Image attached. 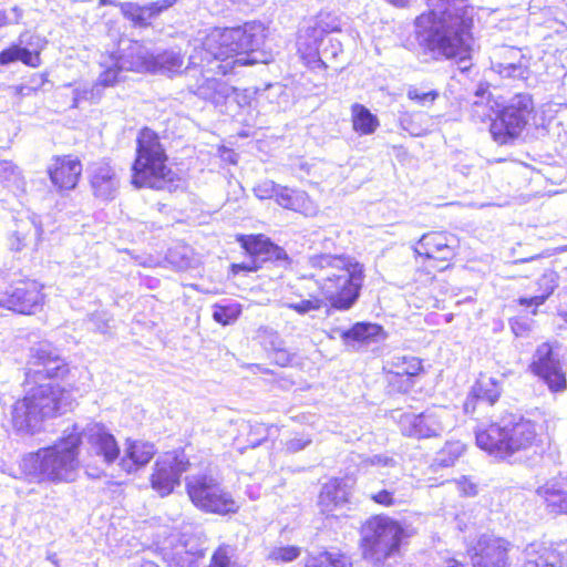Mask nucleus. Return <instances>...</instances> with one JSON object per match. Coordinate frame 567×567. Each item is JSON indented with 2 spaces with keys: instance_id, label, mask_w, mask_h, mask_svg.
I'll use <instances>...</instances> for the list:
<instances>
[{
  "instance_id": "aec40b11",
  "label": "nucleus",
  "mask_w": 567,
  "mask_h": 567,
  "mask_svg": "<svg viewBox=\"0 0 567 567\" xmlns=\"http://www.w3.org/2000/svg\"><path fill=\"white\" fill-rule=\"evenodd\" d=\"M509 543L503 538L483 535L473 547V567H509Z\"/></svg>"
},
{
  "instance_id": "ddd939ff",
  "label": "nucleus",
  "mask_w": 567,
  "mask_h": 567,
  "mask_svg": "<svg viewBox=\"0 0 567 567\" xmlns=\"http://www.w3.org/2000/svg\"><path fill=\"white\" fill-rule=\"evenodd\" d=\"M202 56L204 61L200 65L189 63L186 68L187 75L195 79L194 83L189 82L187 84V89L202 100L210 102L214 105H221L233 95L235 89L224 80L205 76V68L215 60L210 59L208 61L205 53H203Z\"/></svg>"
},
{
  "instance_id": "13d9d810",
  "label": "nucleus",
  "mask_w": 567,
  "mask_h": 567,
  "mask_svg": "<svg viewBox=\"0 0 567 567\" xmlns=\"http://www.w3.org/2000/svg\"><path fill=\"white\" fill-rule=\"evenodd\" d=\"M177 0H157L147 4L150 12L152 13V18L156 19L164 11L168 10L173 7Z\"/></svg>"
},
{
  "instance_id": "72a5a7b5",
  "label": "nucleus",
  "mask_w": 567,
  "mask_h": 567,
  "mask_svg": "<svg viewBox=\"0 0 567 567\" xmlns=\"http://www.w3.org/2000/svg\"><path fill=\"white\" fill-rule=\"evenodd\" d=\"M306 567H351V560L339 550L310 554Z\"/></svg>"
},
{
  "instance_id": "423d86ee",
  "label": "nucleus",
  "mask_w": 567,
  "mask_h": 567,
  "mask_svg": "<svg viewBox=\"0 0 567 567\" xmlns=\"http://www.w3.org/2000/svg\"><path fill=\"white\" fill-rule=\"evenodd\" d=\"M166 161L167 156L156 133L150 128L142 130L137 137V156L132 167V184L137 188H171L175 174L167 167Z\"/></svg>"
},
{
  "instance_id": "5fc2aeb1",
  "label": "nucleus",
  "mask_w": 567,
  "mask_h": 567,
  "mask_svg": "<svg viewBox=\"0 0 567 567\" xmlns=\"http://www.w3.org/2000/svg\"><path fill=\"white\" fill-rule=\"evenodd\" d=\"M278 187L279 185L275 182L266 179L258 183L252 190L259 199H270L275 198Z\"/></svg>"
},
{
  "instance_id": "f704fd0d",
  "label": "nucleus",
  "mask_w": 567,
  "mask_h": 567,
  "mask_svg": "<svg viewBox=\"0 0 567 567\" xmlns=\"http://www.w3.org/2000/svg\"><path fill=\"white\" fill-rule=\"evenodd\" d=\"M120 8L123 16L136 27H148L153 20L147 4L140 6L134 2H124L120 3Z\"/></svg>"
},
{
  "instance_id": "e2e57ef3",
  "label": "nucleus",
  "mask_w": 567,
  "mask_h": 567,
  "mask_svg": "<svg viewBox=\"0 0 567 567\" xmlns=\"http://www.w3.org/2000/svg\"><path fill=\"white\" fill-rule=\"evenodd\" d=\"M19 47L13 45L0 52V64L6 65L11 62L18 61Z\"/></svg>"
},
{
  "instance_id": "a18cd8bd",
  "label": "nucleus",
  "mask_w": 567,
  "mask_h": 567,
  "mask_svg": "<svg viewBox=\"0 0 567 567\" xmlns=\"http://www.w3.org/2000/svg\"><path fill=\"white\" fill-rule=\"evenodd\" d=\"M369 497L374 503L385 507L395 506L404 502V495L398 494V491L394 488H384L371 493Z\"/></svg>"
},
{
  "instance_id": "4468645a",
  "label": "nucleus",
  "mask_w": 567,
  "mask_h": 567,
  "mask_svg": "<svg viewBox=\"0 0 567 567\" xmlns=\"http://www.w3.org/2000/svg\"><path fill=\"white\" fill-rule=\"evenodd\" d=\"M24 398L42 421L64 413L73 402L69 391L52 383H43L30 389Z\"/></svg>"
},
{
  "instance_id": "dca6fc26",
  "label": "nucleus",
  "mask_w": 567,
  "mask_h": 567,
  "mask_svg": "<svg viewBox=\"0 0 567 567\" xmlns=\"http://www.w3.org/2000/svg\"><path fill=\"white\" fill-rule=\"evenodd\" d=\"M80 440L83 439L87 443V451L92 456L101 458V461L111 465L120 457V446L115 436L110 430L101 423H90L84 429H80Z\"/></svg>"
},
{
  "instance_id": "a19ab883",
  "label": "nucleus",
  "mask_w": 567,
  "mask_h": 567,
  "mask_svg": "<svg viewBox=\"0 0 567 567\" xmlns=\"http://www.w3.org/2000/svg\"><path fill=\"white\" fill-rule=\"evenodd\" d=\"M537 494L544 497L547 505L551 506L554 511L567 514V494L551 489L548 486L539 487Z\"/></svg>"
},
{
  "instance_id": "0e129e2a",
  "label": "nucleus",
  "mask_w": 567,
  "mask_h": 567,
  "mask_svg": "<svg viewBox=\"0 0 567 567\" xmlns=\"http://www.w3.org/2000/svg\"><path fill=\"white\" fill-rule=\"evenodd\" d=\"M310 443H311L310 439L295 437L287 442V450L289 452L296 453V452L303 450Z\"/></svg>"
},
{
  "instance_id": "c756f323",
  "label": "nucleus",
  "mask_w": 567,
  "mask_h": 567,
  "mask_svg": "<svg viewBox=\"0 0 567 567\" xmlns=\"http://www.w3.org/2000/svg\"><path fill=\"white\" fill-rule=\"evenodd\" d=\"M502 384L493 377L481 374L472 386L471 395L480 402L493 405L501 396Z\"/></svg>"
},
{
  "instance_id": "8fccbe9b",
  "label": "nucleus",
  "mask_w": 567,
  "mask_h": 567,
  "mask_svg": "<svg viewBox=\"0 0 567 567\" xmlns=\"http://www.w3.org/2000/svg\"><path fill=\"white\" fill-rule=\"evenodd\" d=\"M0 179L2 182H12L18 187L23 184L18 166L10 161H0Z\"/></svg>"
},
{
  "instance_id": "6e6552de",
  "label": "nucleus",
  "mask_w": 567,
  "mask_h": 567,
  "mask_svg": "<svg viewBox=\"0 0 567 567\" xmlns=\"http://www.w3.org/2000/svg\"><path fill=\"white\" fill-rule=\"evenodd\" d=\"M186 491L192 503L202 511L225 515L236 513L239 508L231 495L210 474L187 476Z\"/></svg>"
},
{
  "instance_id": "338daca9",
  "label": "nucleus",
  "mask_w": 567,
  "mask_h": 567,
  "mask_svg": "<svg viewBox=\"0 0 567 567\" xmlns=\"http://www.w3.org/2000/svg\"><path fill=\"white\" fill-rule=\"evenodd\" d=\"M244 247L250 254H258L262 250L261 243L258 238L251 237L248 241L244 244Z\"/></svg>"
},
{
  "instance_id": "49530a36",
  "label": "nucleus",
  "mask_w": 567,
  "mask_h": 567,
  "mask_svg": "<svg viewBox=\"0 0 567 567\" xmlns=\"http://www.w3.org/2000/svg\"><path fill=\"white\" fill-rule=\"evenodd\" d=\"M493 106L489 101H474L471 106V117L475 122L493 121Z\"/></svg>"
},
{
  "instance_id": "79ce46f5",
  "label": "nucleus",
  "mask_w": 567,
  "mask_h": 567,
  "mask_svg": "<svg viewBox=\"0 0 567 567\" xmlns=\"http://www.w3.org/2000/svg\"><path fill=\"white\" fill-rule=\"evenodd\" d=\"M398 360L399 362L394 364L395 370L393 371V374L396 377H406L410 380V378L417 375L422 370V363L417 358L403 357Z\"/></svg>"
},
{
  "instance_id": "39448f33",
  "label": "nucleus",
  "mask_w": 567,
  "mask_h": 567,
  "mask_svg": "<svg viewBox=\"0 0 567 567\" xmlns=\"http://www.w3.org/2000/svg\"><path fill=\"white\" fill-rule=\"evenodd\" d=\"M536 437V423L514 413L503 415L498 422L480 425L475 431L477 446L499 458L529 449Z\"/></svg>"
},
{
  "instance_id": "1a4fd4ad",
  "label": "nucleus",
  "mask_w": 567,
  "mask_h": 567,
  "mask_svg": "<svg viewBox=\"0 0 567 567\" xmlns=\"http://www.w3.org/2000/svg\"><path fill=\"white\" fill-rule=\"evenodd\" d=\"M534 105L529 94L513 96L489 125L493 140L499 145L518 137L528 123Z\"/></svg>"
},
{
  "instance_id": "e433bc0d",
  "label": "nucleus",
  "mask_w": 567,
  "mask_h": 567,
  "mask_svg": "<svg viewBox=\"0 0 567 567\" xmlns=\"http://www.w3.org/2000/svg\"><path fill=\"white\" fill-rule=\"evenodd\" d=\"M236 558L237 548L228 544H221L213 553L208 567H241Z\"/></svg>"
},
{
  "instance_id": "2f4dec72",
  "label": "nucleus",
  "mask_w": 567,
  "mask_h": 567,
  "mask_svg": "<svg viewBox=\"0 0 567 567\" xmlns=\"http://www.w3.org/2000/svg\"><path fill=\"white\" fill-rule=\"evenodd\" d=\"M351 121L353 130L361 135L373 134L380 125L378 117L359 103L351 106Z\"/></svg>"
},
{
  "instance_id": "5701e85b",
  "label": "nucleus",
  "mask_w": 567,
  "mask_h": 567,
  "mask_svg": "<svg viewBox=\"0 0 567 567\" xmlns=\"http://www.w3.org/2000/svg\"><path fill=\"white\" fill-rule=\"evenodd\" d=\"M82 173V164L71 156L58 157L49 168L50 179L61 190L73 189Z\"/></svg>"
},
{
  "instance_id": "58836bf2",
  "label": "nucleus",
  "mask_w": 567,
  "mask_h": 567,
  "mask_svg": "<svg viewBox=\"0 0 567 567\" xmlns=\"http://www.w3.org/2000/svg\"><path fill=\"white\" fill-rule=\"evenodd\" d=\"M135 61H136V56L134 58L133 61H128L126 56H122L113 66H111V68L106 69L104 72H102L99 75L97 81L105 87L115 85L117 82H120L122 80L120 76L121 71H123V70L135 71L134 69L123 68L122 64H124L125 66H130Z\"/></svg>"
},
{
  "instance_id": "c9c22d12",
  "label": "nucleus",
  "mask_w": 567,
  "mask_h": 567,
  "mask_svg": "<svg viewBox=\"0 0 567 567\" xmlns=\"http://www.w3.org/2000/svg\"><path fill=\"white\" fill-rule=\"evenodd\" d=\"M275 200L286 209L299 210L305 205L306 194L279 185Z\"/></svg>"
},
{
  "instance_id": "cd10ccee",
  "label": "nucleus",
  "mask_w": 567,
  "mask_h": 567,
  "mask_svg": "<svg viewBox=\"0 0 567 567\" xmlns=\"http://www.w3.org/2000/svg\"><path fill=\"white\" fill-rule=\"evenodd\" d=\"M326 32L321 27L302 30L297 40L298 52L309 62L318 61Z\"/></svg>"
},
{
  "instance_id": "412c9836",
  "label": "nucleus",
  "mask_w": 567,
  "mask_h": 567,
  "mask_svg": "<svg viewBox=\"0 0 567 567\" xmlns=\"http://www.w3.org/2000/svg\"><path fill=\"white\" fill-rule=\"evenodd\" d=\"M93 195L101 200H112L117 195L120 178L114 168L105 162H96L87 168Z\"/></svg>"
},
{
  "instance_id": "9d476101",
  "label": "nucleus",
  "mask_w": 567,
  "mask_h": 567,
  "mask_svg": "<svg viewBox=\"0 0 567 567\" xmlns=\"http://www.w3.org/2000/svg\"><path fill=\"white\" fill-rule=\"evenodd\" d=\"M398 422L403 435L426 439L436 437L450 431L456 421L449 408L433 406L420 414L403 413Z\"/></svg>"
},
{
  "instance_id": "473e14b6",
  "label": "nucleus",
  "mask_w": 567,
  "mask_h": 567,
  "mask_svg": "<svg viewBox=\"0 0 567 567\" xmlns=\"http://www.w3.org/2000/svg\"><path fill=\"white\" fill-rule=\"evenodd\" d=\"M559 276L554 270L545 271L538 279L539 293L530 298H520L519 303L522 306H539L554 292L558 286Z\"/></svg>"
},
{
  "instance_id": "4d7b16f0",
  "label": "nucleus",
  "mask_w": 567,
  "mask_h": 567,
  "mask_svg": "<svg viewBox=\"0 0 567 567\" xmlns=\"http://www.w3.org/2000/svg\"><path fill=\"white\" fill-rule=\"evenodd\" d=\"M370 465L377 466L380 468H392L396 466V461L393 457H390L384 454H377L368 458L367 461Z\"/></svg>"
},
{
  "instance_id": "69168bd1",
  "label": "nucleus",
  "mask_w": 567,
  "mask_h": 567,
  "mask_svg": "<svg viewBox=\"0 0 567 567\" xmlns=\"http://www.w3.org/2000/svg\"><path fill=\"white\" fill-rule=\"evenodd\" d=\"M104 89L105 86L102 85L97 80L93 85L90 86L91 103H97L102 99Z\"/></svg>"
},
{
  "instance_id": "de8ad7c7",
  "label": "nucleus",
  "mask_w": 567,
  "mask_h": 567,
  "mask_svg": "<svg viewBox=\"0 0 567 567\" xmlns=\"http://www.w3.org/2000/svg\"><path fill=\"white\" fill-rule=\"evenodd\" d=\"M406 96L420 105L433 104L439 97V92L435 90L422 91L416 86H409Z\"/></svg>"
},
{
  "instance_id": "3c124183",
  "label": "nucleus",
  "mask_w": 567,
  "mask_h": 567,
  "mask_svg": "<svg viewBox=\"0 0 567 567\" xmlns=\"http://www.w3.org/2000/svg\"><path fill=\"white\" fill-rule=\"evenodd\" d=\"M238 315L239 310H237L236 308L226 306H215L213 318L216 322L226 326L234 322L237 319Z\"/></svg>"
},
{
  "instance_id": "f257e3e1",
  "label": "nucleus",
  "mask_w": 567,
  "mask_h": 567,
  "mask_svg": "<svg viewBox=\"0 0 567 567\" xmlns=\"http://www.w3.org/2000/svg\"><path fill=\"white\" fill-rule=\"evenodd\" d=\"M429 12L415 20L421 44L435 59H455L461 72L472 68L473 9L466 0H427Z\"/></svg>"
},
{
  "instance_id": "774afa93",
  "label": "nucleus",
  "mask_w": 567,
  "mask_h": 567,
  "mask_svg": "<svg viewBox=\"0 0 567 567\" xmlns=\"http://www.w3.org/2000/svg\"><path fill=\"white\" fill-rule=\"evenodd\" d=\"M16 95L29 96L37 90V85L21 84L12 87Z\"/></svg>"
},
{
  "instance_id": "a878e982",
  "label": "nucleus",
  "mask_w": 567,
  "mask_h": 567,
  "mask_svg": "<svg viewBox=\"0 0 567 567\" xmlns=\"http://www.w3.org/2000/svg\"><path fill=\"white\" fill-rule=\"evenodd\" d=\"M155 453L156 449L153 443L127 440L125 455L121 458L120 466L126 473H132L145 466Z\"/></svg>"
},
{
  "instance_id": "6e6d98bb",
  "label": "nucleus",
  "mask_w": 567,
  "mask_h": 567,
  "mask_svg": "<svg viewBox=\"0 0 567 567\" xmlns=\"http://www.w3.org/2000/svg\"><path fill=\"white\" fill-rule=\"evenodd\" d=\"M89 321L97 332L107 333L110 331L111 317L105 311H95L91 313Z\"/></svg>"
},
{
  "instance_id": "4be33fe9",
  "label": "nucleus",
  "mask_w": 567,
  "mask_h": 567,
  "mask_svg": "<svg viewBox=\"0 0 567 567\" xmlns=\"http://www.w3.org/2000/svg\"><path fill=\"white\" fill-rule=\"evenodd\" d=\"M456 243L457 239L451 234L433 231L424 234L414 250L417 255L429 259L447 261L455 255Z\"/></svg>"
},
{
  "instance_id": "2eb2a0df",
  "label": "nucleus",
  "mask_w": 567,
  "mask_h": 567,
  "mask_svg": "<svg viewBox=\"0 0 567 567\" xmlns=\"http://www.w3.org/2000/svg\"><path fill=\"white\" fill-rule=\"evenodd\" d=\"M532 58L515 47L495 48L491 55V68L504 79L527 80Z\"/></svg>"
},
{
  "instance_id": "9b49d317",
  "label": "nucleus",
  "mask_w": 567,
  "mask_h": 567,
  "mask_svg": "<svg viewBox=\"0 0 567 567\" xmlns=\"http://www.w3.org/2000/svg\"><path fill=\"white\" fill-rule=\"evenodd\" d=\"M70 368L61 357V352L49 341H40L29 349L25 365V380L37 383L42 380L64 379Z\"/></svg>"
},
{
  "instance_id": "680f3d73",
  "label": "nucleus",
  "mask_w": 567,
  "mask_h": 567,
  "mask_svg": "<svg viewBox=\"0 0 567 567\" xmlns=\"http://www.w3.org/2000/svg\"><path fill=\"white\" fill-rule=\"evenodd\" d=\"M83 101L91 102V91L90 87L83 86V87H76L73 91V107H78L79 104Z\"/></svg>"
},
{
  "instance_id": "37998d69",
  "label": "nucleus",
  "mask_w": 567,
  "mask_h": 567,
  "mask_svg": "<svg viewBox=\"0 0 567 567\" xmlns=\"http://www.w3.org/2000/svg\"><path fill=\"white\" fill-rule=\"evenodd\" d=\"M300 548L297 546L274 547L268 551L267 559L272 563H291L300 556Z\"/></svg>"
},
{
  "instance_id": "4c0bfd02",
  "label": "nucleus",
  "mask_w": 567,
  "mask_h": 567,
  "mask_svg": "<svg viewBox=\"0 0 567 567\" xmlns=\"http://www.w3.org/2000/svg\"><path fill=\"white\" fill-rule=\"evenodd\" d=\"M463 452L464 445L460 441L446 442V444L436 453L434 465L441 467L452 466Z\"/></svg>"
},
{
  "instance_id": "bb28decb",
  "label": "nucleus",
  "mask_w": 567,
  "mask_h": 567,
  "mask_svg": "<svg viewBox=\"0 0 567 567\" xmlns=\"http://www.w3.org/2000/svg\"><path fill=\"white\" fill-rule=\"evenodd\" d=\"M41 231V226L38 224L35 216L28 215L17 219L16 229L9 237L10 249L22 250L32 241H38Z\"/></svg>"
},
{
  "instance_id": "864d4df0",
  "label": "nucleus",
  "mask_w": 567,
  "mask_h": 567,
  "mask_svg": "<svg viewBox=\"0 0 567 567\" xmlns=\"http://www.w3.org/2000/svg\"><path fill=\"white\" fill-rule=\"evenodd\" d=\"M175 547L185 548L187 550V553H189V554L196 553V556L198 558L204 559L205 549H204L203 545L199 543L198 538H196L194 536H188V535L184 534Z\"/></svg>"
},
{
  "instance_id": "f8f14e48",
  "label": "nucleus",
  "mask_w": 567,
  "mask_h": 567,
  "mask_svg": "<svg viewBox=\"0 0 567 567\" xmlns=\"http://www.w3.org/2000/svg\"><path fill=\"white\" fill-rule=\"evenodd\" d=\"M190 467L183 450L167 452L159 456L151 475L152 488L161 496L169 495L181 483V476Z\"/></svg>"
},
{
  "instance_id": "052dcab7",
  "label": "nucleus",
  "mask_w": 567,
  "mask_h": 567,
  "mask_svg": "<svg viewBox=\"0 0 567 567\" xmlns=\"http://www.w3.org/2000/svg\"><path fill=\"white\" fill-rule=\"evenodd\" d=\"M18 61H22L30 66H37L40 61L39 53H33L27 48L19 47Z\"/></svg>"
},
{
  "instance_id": "0eeeda50",
  "label": "nucleus",
  "mask_w": 567,
  "mask_h": 567,
  "mask_svg": "<svg viewBox=\"0 0 567 567\" xmlns=\"http://www.w3.org/2000/svg\"><path fill=\"white\" fill-rule=\"evenodd\" d=\"M406 530L400 522L386 515H374L361 527V548L363 557L373 564H380L400 553Z\"/></svg>"
},
{
  "instance_id": "a211bd4d",
  "label": "nucleus",
  "mask_w": 567,
  "mask_h": 567,
  "mask_svg": "<svg viewBox=\"0 0 567 567\" xmlns=\"http://www.w3.org/2000/svg\"><path fill=\"white\" fill-rule=\"evenodd\" d=\"M530 368L536 375L544 380L550 391L560 392L566 389L565 372L548 343H543L537 348Z\"/></svg>"
},
{
  "instance_id": "7ed1b4c3",
  "label": "nucleus",
  "mask_w": 567,
  "mask_h": 567,
  "mask_svg": "<svg viewBox=\"0 0 567 567\" xmlns=\"http://www.w3.org/2000/svg\"><path fill=\"white\" fill-rule=\"evenodd\" d=\"M81 440L79 425L73 424L63 431L54 444L39 449L23 456L20 463L22 473L38 483H71L78 477Z\"/></svg>"
},
{
  "instance_id": "c85d7f7f",
  "label": "nucleus",
  "mask_w": 567,
  "mask_h": 567,
  "mask_svg": "<svg viewBox=\"0 0 567 567\" xmlns=\"http://www.w3.org/2000/svg\"><path fill=\"white\" fill-rule=\"evenodd\" d=\"M349 492L347 484L339 478L326 483L319 495V504L324 512H331L333 507L348 502Z\"/></svg>"
},
{
  "instance_id": "7c9ffc66",
  "label": "nucleus",
  "mask_w": 567,
  "mask_h": 567,
  "mask_svg": "<svg viewBox=\"0 0 567 567\" xmlns=\"http://www.w3.org/2000/svg\"><path fill=\"white\" fill-rule=\"evenodd\" d=\"M563 555L555 548L540 546L537 550L528 551L523 567H564Z\"/></svg>"
},
{
  "instance_id": "bf43d9fd",
  "label": "nucleus",
  "mask_w": 567,
  "mask_h": 567,
  "mask_svg": "<svg viewBox=\"0 0 567 567\" xmlns=\"http://www.w3.org/2000/svg\"><path fill=\"white\" fill-rule=\"evenodd\" d=\"M271 358L272 361L280 367H287L292 361V354L284 347L275 348V353L271 354Z\"/></svg>"
},
{
  "instance_id": "20e7f679",
  "label": "nucleus",
  "mask_w": 567,
  "mask_h": 567,
  "mask_svg": "<svg viewBox=\"0 0 567 567\" xmlns=\"http://www.w3.org/2000/svg\"><path fill=\"white\" fill-rule=\"evenodd\" d=\"M266 38V28L261 22H247L241 27L214 29L206 35L200 45L195 47L190 54V64L200 65L204 61L203 53L207 60L227 61L235 58L234 64L254 63L248 61L246 53L255 52L261 48Z\"/></svg>"
},
{
  "instance_id": "09e8293b",
  "label": "nucleus",
  "mask_w": 567,
  "mask_h": 567,
  "mask_svg": "<svg viewBox=\"0 0 567 567\" xmlns=\"http://www.w3.org/2000/svg\"><path fill=\"white\" fill-rule=\"evenodd\" d=\"M322 305H323V302L321 299L313 297V298L300 300L297 302H286L285 307L296 311L299 315H306L311 311H317V310L321 309Z\"/></svg>"
},
{
  "instance_id": "b1692460",
  "label": "nucleus",
  "mask_w": 567,
  "mask_h": 567,
  "mask_svg": "<svg viewBox=\"0 0 567 567\" xmlns=\"http://www.w3.org/2000/svg\"><path fill=\"white\" fill-rule=\"evenodd\" d=\"M334 332L339 334L346 346L353 348L355 344H369L385 339L383 328L370 322H358L350 329H336Z\"/></svg>"
},
{
  "instance_id": "603ef678",
  "label": "nucleus",
  "mask_w": 567,
  "mask_h": 567,
  "mask_svg": "<svg viewBox=\"0 0 567 567\" xmlns=\"http://www.w3.org/2000/svg\"><path fill=\"white\" fill-rule=\"evenodd\" d=\"M247 427H249L248 445L252 449L260 445L268 436V427L262 423L248 424Z\"/></svg>"
},
{
  "instance_id": "f3484780",
  "label": "nucleus",
  "mask_w": 567,
  "mask_h": 567,
  "mask_svg": "<svg viewBox=\"0 0 567 567\" xmlns=\"http://www.w3.org/2000/svg\"><path fill=\"white\" fill-rule=\"evenodd\" d=\"M41 285L35 280H21L9 287L0 305L19 313H32L43 301Z\"/></svg>"
},
{
  "instance_id": "393cba45",
  "label": "nucleus",
  "mask_w": 567,
  "mask_h": 567,
  "mask_svg": "<svg viewBox=\"0 0 567 567\" xmlns=\"http://www.w3.org/2000/svg\"><path fill=\"white\" fill-rule=\"evenodd\" d=\"M42 423V419L25 398L12 405L11 424L17 433L34 434L41 430Z\"/></svg>"
},
{
  "instance_id": "f03ea898",
  "label": "nucleus",
  "mask_w": 567,
  "mask_h": 567,
  "mask_svg": "<svg viewBox=\"0 0 567 567\" xmlns=\"http://www.w3.org/2000/svg\"><path fill=\"white\" fill-rule=\"evenodd\" d=\"M309 277L337 310H349L360 297L364 266L349 255L315 254L308 257Z\"/></svg>"
},
{
  "instance_id": "c03bdc74",
  "label": "nucleus",
  "mask_w": 567,
  "mask_h": 567,
  "mask_svg": "<svg viewBox=\"0 0 567 567\" xmlns=\"http://www.w3.org/2000/svg\"><path fill=\"white\" fill-rule=\"evenodd\" d=\"M322 41L323 43L318 61L327 66L328 62L334 60L339 53L342 52V47L340 41L331 37L329 33H326Z\"/></svg>"
},
{
  "instance_id": "6ab92c4d",
  "label": "nucleus",
  "mask_w": 567,
  "mask_h": 567,
  "mask_svg": "<svg viewBox=\"0 0 567 567\" xmlns=\"http://www.w3.org/2000/svg\"><path fill=\"white\" fill-rule=\"evenodd\" d=\"M183 64V56L177 51L167 50L157 54H148L142 48H137L136 61L127 68L138 72L148 71L172 76L181 72ZM122 66L126 68L124 64Z\"/></svg>"
},
{
  "instance_id": "ea45409f",
  "label": "nucleus",
  "mask_w": 567,
  "mask_h": 567,
  "mask_svg": "<svg viewBox=\"0 0 567 567\" xmlns=\"http://www.w3.org/2000/svg\"><path fill=\"white\" fill-rule=\"evenodd\" d=\"M202 558L196 556V553L189 554L185 548L174 547L171 556L168 557L169 567H200Z\"/></svg>"
}]
</instances>
